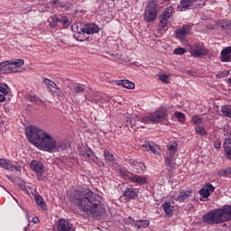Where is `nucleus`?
I'll use <instances>...</instances> for the list:
<instances>
[{
	"label": "nucleus",
	"instance_id": "f257e3e1",
	"mask_svg": "<svg viewBox=\"0 0 231 231\" xmlns=\"http://www.w3.org/2000/svg\"><path fill=\"white\" fill-rule=\"evenodd\" d=\"M71 200L80 212H84L90 217L97 218L106 214L102 197L89 189H76Z\"/></svg>",
	"mask_w": 231,
	"mask_h": 231
},
{
	"label": "nucleus",
	"instance_id": "f03ea898",
	"mask_svg": "<svg viewBox=\"0 0 231 231\" xmlns=\"http://www.w3.org/2000/svg\"><path fill=\"white\" fill-rule=\"evenodd\" d=\"M202 220L207 225H221L231 221V206L226 205L221 208L213 209L203 215Z\"/></svg>",
	"mask_w": 231,
	"mask_h": 231
},
{
	"label": "nucleus",
	"instance_id": "7ed1b4c3",
	"mask_svg": "<svg viewBox=\"0 0 231 231\" xmlns=\"http://www.w3.org/2000/svg\"><path fill=\"white\" fill-rule=\"evenodd\" d=\"M25 134L31 143L36 147H40V149H42L43 151H45L46 147L49 150L53 148L51 145L48 146L51 135L34 125L26 128Z\"/></svg>",
	"mask_w": 231,
	"mask_h": 231
},
{
	"label": "nucleus",
	"instance_id": "20e7f679",
	"mask_svg": "<svg viewBox=\"0 0 231 231\" xmlns=\"http://www.w3.org/2000/svg\"><path fill=\"white\" fill-rule=\"evenodd\" d=\"M159 0H149L143 13L145 23H153L158 19Z\"/></svg>",
	"mask_w": 231,
	"mask_h": 231
},
{
	"label": "nucleus",
	"instance_id": "39448f33",
	"mask_svg": "<svg viewBox=\"0 0 231 231\" xmlns=\"http://www.w3.org/2000/svg\"><path fill=\"white\" fill-rule=\"evenodd\" d=\"M99 32H100V27H98L97 23H87L82 28H80L79 32L74 34V37L79 42H84V41L87 39L84 33H87V35H91V34L98 33Z\"/></svg>",
	"mask_w": 231,
	"mask_h": 231
},
{
	"label": "nucleus",
	"instance_id": "423d86ee",
	"mask_svg": "<svg viewBox=\"0 0 231 231\" xmlns=\"http://www.w3.org/2000/svg\"><path fill=\"white\" fill-rule=\"evenodd\" d=\"M189 53L191 57L195 59H203L208 55V49L205 47L203 42H195L192 45H189Z\"/></svg>",
	"mask_w": 231,
	"mask_h": 231
},
{
	"label": "nucleus",
	"instance_id": "0eeeda50",
	"mask_svg": "<svg viewBox=\"0 0 231 231\" xmlns=\"http://www.w3.org/2000/svg\"><path fill=\"white\" fill-rule=\"evenodd\" d=\"M0 168L9 172H21L23 166L17 161H13L7 158H0Z\"/></svg>",
	"mask_w": 231,
	"mask_h": 231
},
{
	"label": "nucleus",
	"instance_id": "6e6552de",
	"mask_svg": "<svg viewBox=\"0 0 231 231\" xmlns=\"http://www.w3.org/2000/svg\"><path fill=\"white\" fill-rule=\"evenodd\" d=\"M48 23L49 28L51 30L60 28V25L59 24H62V28H69V19H68L66 16H61L59 18L56 14H53L48 19Z\"/></svg>",
	"mask_w": 231,
	"mask_h": 231
},
{
	"label": "nucleus",
	"instance_id": "1a4fd4ad",
	"mask_svg": "<svg viewBox=\"0 0 231 231\" xmlns=\"http://www.w3.org/2000/svg\"><path fill=\"white\" fill-rule=\"evenodd\" d=\"M152 124H160L169 116V108L166 106L159 107L155 112L151 113Z\"/></svg>",
	"mask_w": 231,
	"mask_h": 231
},
{
	"label": "nucleus",
	"instance_id": "9d476101",
	"mask_svg": "<svg viewBox=\"0 0 231 231\" xmlns=\"http://www.w3.org/2000/svg\"><path fill=\"white\" fill-rule=\"evenodd\" d=\"M167 150L169 152V156L165 158V165L166 167L172 168V163H174V160L176 157V152H178V143L171 142L167 146Z\"/></svg>",
	"mask_w": 231,
	"mask_h": 231
},
{
	"label": "nucleus",
	"instance_id": "9b49d317",
	"mask_svg": "<svg viewBox=\"0 0 231 231\" xmlns=\"http://www.w3.org/2000/svg\"><path fill=\"white\" fill-rule=\"evenodd\" d=\"M47 145L50 147L51 145L52 148L48 149V146H45V151L47 152H53V151H65L67 149L68 144L64 142H56L51 135L50 136V139L47 143Z\"/></svg>",
	"mask_w": 231,
	"mask_h": 231
},
{
	"label": "nucleus",
	"instance_id": "f8f14e48",
	"mask_svg": "<svg viewBox=\"0 0 231 231\" xmlns=\"http://www.w3.org/2000/svg\"><path fill=\"white\" fill-rule=\"evenodd\" d=\"M43 82L52 95H56V97H63L64 93L62 92V89H60V88H59V86L56 85L53 80L44 79Z\"/></svg>",
	"mask_w": 231,
	"mask_h": 231
},
{
	"label": "nucleus",
	"instance_id": "ddd939ff",
	"mask_svg": "<svg viewBox=\"0 0 231 231\" xmlns=\"http://www.w3.org/2000/svg\"><path fill=\"white\" fill-rule=\"evenodd\" d=\"M192 32V26L189 24H185L181 28H179L175 31L176 37L179 41L183 42L187 39V35Z\"/></svg>",
	"mask_w": 231,
	"mask_h": 231
},
{
	"label": "nucleus",
	"instance_id": "4468645a",
	"mask_svg": "<svg viewBox=\"0 0 231 231\" xmlns=\"http://www.w3.org/2000/svg\"><path fill=\"white\" fill-rule=\"evenodd\" d=\"M190 198H192V189L188 188L187 189H182L179 192L175 201H179V203H187L190 201Z\"/></svg>",
	"mask_w": 231,
	"mask_h": 231
},
{
	"label": "nucleus",
	"instance_id": "2eb2a0df",
	"mask_svg": "<svg viewBox=\"0 0 231 231\" xmlns=\"http://www.w3.org/2000/svg\"><path fill=\"white\" fill-rule=\"evenodd\" d=\"M58 231H76L75 226L64 218H60L57 225Z\"/></svg>",
	"mask_w": 231,
	"mask_h": 231
},
{
	"label": "nucleus",
	"instance_id": "dca6fc26",
	"mask_svg": "<svg viewBox=\"0 0 231 231\" xmlns=\"http://www.w3.org/2000/svg\"><path fill=\"white\" fill-rule=\"evenodd\" d=\"M214 190H216V188L211 183L208 182L199 190V195L203 199H207V198H210V194H212Z\"/></svg>",
	"mask_w": 231,
	"mask_h": 231
},
{
	"label": "nucleus",
	"instance_id": "f3484780",
	"mask_svg": "<svg viewBox=\"0 0 231 231\" xmlns=\"http://www.w3.org/2000/svg\"><path fill=\"white\" fill-rule=\"evenodd\" d=\"M130 181L132 183H137V185H147L148 180H147V177H142L140 175H134V174H131L128 176Z\"/></svg>",
	"mask_w": 231,
	"mask_h": 231
},
{
	"label": "nucleus",
	"instance_id": "a211bd4d",
	"mask_svg": "<svg viewBox=\"0 0 231 231\" xmlns=\"http://www.w3.org/2000/svg\"><path fill=\"white\" fill-rule=\"evenodd\" d=\"M130 163L131 165H133V172H134L135 174H143L145 171V164L133 160L130 161Z\"/></svg>",
	"mask_w": 231,
	"mask_h": 231
},
{
	"label": "nucleus",
	"instance_id": "6ab92c4d",
	"mask_svg": "<svg viewBox=\"0 0 231 231\" xmlns=\"http://www.w3.org/2000/svg\"><path fill=\"white\" fill-rule=\"evenodd\" d=\"M31 169L32 171H34V172H37L38 174L44 173V164L39 161H32Z\"/></svg>",
	"mask_w": 231,
	"mask_h": 231
},
{
	"label": "nucleus",
	"instance_id": "aec40b11",
	"mask_svg": "<svg viewBox=\"0 0 231 231\" xmlns=\"http://www.w3.org/2000/svg\"><path fill=\"white\" fill-rule=\"evenodd\" d=\"M8 180L12 181L18 189L21 190H26V185L24 184V181L21 180L18 177H14L12 175H7Z\"/></svg>",
	"mask_w": 231,
	"mask_h": 231
},
{
	"label": "nucleus",
	"instance_id": "412c9836",
	"mask_svg": "<svg viewBox=\"0 0 231 231\" xmlns=\"http://www.w3.org/2000/svg\"><path fill=\"white\" fill-rule=\"evenodd\" d=\"M145 151H150L153 154H158V145L154 144L152 142L145 141L144 143L142 145Z\"/></svg>",
	"mask_w": 231,
	"mask_h": 231
},
{
	"label": "nucleus",
	"instance_id": "4be33fe9",
	"mask_svg": "<svg viewBox=\"0 0 231 231\" xmlns=\"http://www.w3.org/2000/svg\"><path fill=\"white\" fill-rule=\"evenodd\" d=\"M199 0H181L180 2V12H185L186 10H189L190 6L194 5V3H198Z\"/></svg>",
	"mask_w": 231,
	"mask_h": 231
},
{
	"label": "nucleus",
	"instance_id": "5701e85b",
	"mask_svg": "<svg viewBox=\"0 0 231 231\" xmlns=\"http://www.w3.org/2000/svg\"><path fill=\"white\" fill-rule=\"evenodd\" d=\"M217 26H218V28H221V30H225L226 32H227V33H230L231 32V23L226 20H218L217 22Z\"/></svg>",
	"mask_w": 231,
	"mask_h": 231
},
{
	"label": "nucleus",
	"instance_id": "b1692460",
	"mask_svg": "<svg viewBox=\"0 0 231 231\" xmlns=\"http://www.w3.org/2000/svg\"><path fill=\"white\" fill-rule=\"evenodd\" d=\"M230 53H231V46L225 48L222 50L221 55V62H230Z\"/></svg>",
	"mask_w": 231,
	"mask_h": 231
},
{
	"label": "nucleus",
	"instance_id": "393cba45",
	"mask_svg": "<svg viewBox=\"0 0 231 231\" xmlns=\"http://www.w3.org/2000/svg\"><path fill=\"white\" fill-rule=\"evenodd\" d=\"M116 86H122L126 89H134V83L127 79H120L116 81Z\"/></svg>",
	"mask_w": 231,
	"mask_h": 231
},
{
	"label": "nucleus",
	"instance_id": "a878e982",
	"mask_svg": "<svg viewBox=\"0 0 231 231\" xmlns=\"http://www.w3.org/2000/svg\"><path fill=\"white\" fill-rule=\"evenodd\" d=\"M125 198H128V199H134L136 196H138V191L134 188H126L124 192Z\"/></svg>",
	"mask_w": 231,
	"mask_h": 231
},
{
	"label": "nucleus",
	"instance_id": "bb28decb",
	"mask_svg": "<svg viewBox=\"0 0 231 231\" xmlns=\"http://www.w3.org/2000/svg\"><path fill=\"white\" fill-rule=\"evenodd\" d=\"M174 14V7L169 6L164 9V11L160 14V17H162L169 21L172 14Z\"/></svg>",
	"mask_w": 231,
	"mask_h": 231
},
{
	"label": "nucleus",
	"instance_id": "cd10ccee",
	"mask_svg": "<svg viewBox=\"0 0 231 231\" xmlns=\"http://www.w3.org/2000/svg\"><path fill=\"white\" fill-rule=\"evenodd\" d=\"M150 225H151V222L147 219L136 220L134 223L135 228H138L139 230L142 228H149Z\"/></svg>",
	"mask_w": 231,
	"mask_h": 231
},
{
	"label": "nucleus",
	"instance_id": "c85d7f7f",
	"mask_svg": "<svg viewBox=\"0 0 231 231\" xmlns=\"http://www.w3.org/2000/svg\"><path fill=\"white\" fill-rule=\"evenodd\" d=\"M104 158L106 163H108L109 165H115V155L113 154V152L109 151H105Z\"/></svg>",
	"mask_w": 231,
	"mask_h": 231
},
{
	"label": "nucleus",
	"instance_id": "c756f323",
	"mask_svg": "<svg viewBox=\"0 0 231 231\" xmlns=\"http://www.w3.org/2000/svg\"><path fill=\"white\" fill-rule=\"evenodd\" d=\"M159 25H158V31L159 32H163L167 28V25L169 24V20L166 18H163L162 16H159Z\"/></svg>",
	"mask_w": 231,
	"mask_h": 231
},
{
	"label": "nucleus",
	"instance_id": "7c9ffc66",
	"mask_svg": "<svg viewBox=\"0 0 231 231\" xmlns=\"http://www.w3.org/2000/svg\"><path fill=\"white\" fill-rule=\"evenodd\" d=\"M0 66L1 68H5V69L11 71V73H17V71H19L17 67H15L12 62L8 64H6V62H2Z\"/></svg>",
	"mask_w": 231,
	"mask_h": 231
},
{
	"label": "nucleus",
	"instance_id": "2f4dec72",
	"mask_svg": "<svg viewBox=\"0 0 231 231\" xmlns=\"http://www.w3.org/2000/svg\"><path fill=\"white\" fill-rule=\"evenodd\" d=\"M34 201L39 207H41V208H42V210H46V202L44 201V199H42V196L35 195Z\"/></svg>",
	"mask_w": 231,
	"mask_h": 231
},
{
	"label": "nucleus",
	"instance_id": "473e14b6",
	"mask_svg": "<svg viewBox=\"0 0 231 231\" xmlns=\"http://www.w3.org/2000/svg\"><path fill=\"white\" fill-rule=\"evenodd\" d=\"M221 113L226 118H231V106H222Z\"/></svg>",
	"mask_w": 231,
	"mask_h": 231
},
{
	"label": "nucleus",
	"instance_id": "72a5a7b5",
	"mask_svg": "<svg viewBox=\"0 0 231 231\" xmlns=\"http://www.w3.org/2000/svg\"><path fill=\"white\" fill-rule=\"evenodd\" d=\"M162 207L167 216H172V206L171 202H164Z\"/></svg>",
	"mask_w": 231,
	"mask_h": 231
},
{
	"label": "nucleus",
	"instance_id": "f704fd0d",
	"mask_svg": "<svg viewBox=\"0 0 231 231\" xmlns=\"http://www.w3.org/2000/svg\"><path fill=\"white\" fill-rule=\"evenodd\" d=\"M190 122L193 125H201V124H203V118L198 115H195L191 117Z\"/></svg>",
	"mask_w": 231,
	"mask_h": 231
},
{
	"label": "nucleus",
	"instance_id": "c9c22d12",
	"mask_svg": "<svg viewBox=\"0 0 231 231\" xmlns=\"http://www.w3.org/2000/svg\"><path fill=\"white\" fill-rule=\"evenodd\" d=\"M174 116L175 118H178V121L180 124H185V122H187V118L185 117V114H183L182 112H174Z\"/></svg>",
	"mask_w": 231,
	"mask_h": 231
},
{
	"label": "nucleus",
	"instance_id": "e433bc0d",
	"mask_svg": "<svg viewBox=\"0 0 231 231\" xmlns=\"http://www.w3.org/2000/svg\"><path fill=\"white\" fill-rule=\"evenodd\" d=\"M83 156L85 158H88V160H98L96 156L95 153H93V151H91V148H88V150H86L85 152H83Z\"/></svg>",
	"mask_w": 231,
	"mask_h": 231
},
{
	"label": "nucleus",
	"instance_id": "4c0bfd02",
	"mask_svg": "<svg viewBox=\"0 0 231 231\" xmlns=\"http://www.w3.org/2000/svg\"><path fill=\"white\" fill-rule=\"evenodd\" d=\"M195 133L199 134V136H207V130L201 125L195 126Z\"/></svg>",
	"mask_w": 231,
	"mask_h": 231
},
{
	"label": "nucleus",
	"instance_id": "58836bf2",
	"mask_svg": "<svg viewBox=\"0 0 231 231\" xmlns=\"http://www.w3.org/2000/svg\"><path fill=\"white\" fill-rule=\"evenodd\" d=\"M140 122H141V124H145V125L152 124V114H150L149 116H143L140 119Z\"/></svg>",
	"mask_w": 231,
	"mask_h": 231
},
{
	"label": "nucleus",
	"instance_id": "ea45409f",
	"mask_svg": "<svg viewBox=\"0 0 231 231\" xmlns=\"http://www.w3.org/2000/svg\"><path fill=\"white\" fill-rule=\"evenodd\" d=\"M224 151L226 154V158L231 160V147L228 145V143H226V142L224 143Z\"/></svg>",
	"mask_w": 231,
	"mask_h": 231
},
{
	"label": "nucleus",
	"instance_id": "a19ab883",
	"mask_svg": "<svg viewBox=\"0 0 231 231\" xmlns=\"http://www.w3.org/2000/svg\"><path fill=\"white\" fill-rule=\"evenodd\" d=\"M229 75H230V71H228V70H224V71L218 72V73L216 75V78H217V79H225V77H228Z\"/></svg>",
	"mask_w": 231,
	"mask_h": 231
},
{
	"label": "nucleus",
	"instance_id": "79ce46f5",
	"mask_svg": "<svg viewBox=\"0 0 231 231\" xmlns=\"http://www.w3.org/2000/svg\"><path fill=\"white\" fill-rule=\"evenodd\" d=\"M14 65V67L17 68H21V66H24V60L23 59H18V60H15L14 61L11 62Z\"/></svg>",
	"mask_w": 231,
	"mask_h": 231
},
{
	"label": "nucleus",
	"instance_id": "37998d69",
	"mask_svg": "<svg viewBox=\"0 0 231 231\" xmlns=\"http://www.w3.org/2000/svg\"><path fill=\"white\" fill-rule=\"evenodd\" d=\"M159 79L164 84H169V82H171V79L169 78V75L162 74L161 76H159Z\"/></svg>",
	"mask_w": 231,
	"mask_h": 231
},
{
	"label": "nucleus",
	"instance_id": "c03bdc74",
	"mask_svg": "<svg viewBox=\"0 0 231 231\" xmlns=\"http://www.w3.org/2000/svg\"><path fill=\"white\" fill-rule=\"evenodd\" d=\"M0 93L4 95H8V85L0 84Z\"/></svg>",
	"mask_w": 231,
	"mask_h": 231
},
{
	"label": "nucleus",
	"instance_id": "a18cd8bd",
	"mask_svg": "<svg viewBox=\"0 0 231 231\" xmlns=\"http://www.w3.org/2000/svg\"><path fill=\"white\" fill-rule=\"evenodd\" d=\"M73 89L76 94L84 93V91H86V88L80 85L75 86Z\"/></svg>",
	"mask_w": 231,
	"mask_h": 231
},
{
	"label": "nucleus",
	"instance_id": "49530a36",
	"mask_svg": "<svg viewBox=\"0 0 231 231\" xmlns=\"http://www.w3.org/2000/svg\"><path fill=\"white\" fill-rule=\"evenodd\" d=\"M187 51L184 48L179 47L173 51L174 55H183Z\"/></svg>",
	"mask_w": 231,
	"mask_h": 231
},
{
	"label": "nucleus",
	"instance_id": "de8ad7c7",
	"mask_svg": "<svg viewBox=\"0 0 231 231\" xmlns=\"http://www.w3.org/2000/svg\"><path fill=\"white\" fill-rule=\"evenodd\" d=\"M125 223L126 225H133L134 222V218H133V217H127L125 218Z\"/></svg>",
	"mask_w": 231,
	"mask_h": 231
},
{
	"label": "nucleus",
	"instance_id": "09e8293b",
	"mask_svg": "<svg viewBox=\"0 0 231 231\" xmlns=\"http://www.w3.org/2000/svg\"><path fill=\"white\" fill-rule=\"evenodd\" d=\"M39 100H41V99H39V97L35 95L29 96L30 102H39Z\"/></svg>",
	"mask_w": 231,
	"mask_h": 231
},
{
	"label": "nucleus",
	"instance_id": "8fccbe9b",
	"mask_svg": "<svg viewBox=\"0 0 231 231\" xmlns=\"http://www.w3.org/2000/svg\"><path fill=\"white\" fill-rule=\"evenodd\" d=\"M40 222L41 220L37 217H32V223L34 225H39Z\"/></svg>",
	"mask_w": 231,
	"mask_h": 231
},
{
	"label": "nucleus",
	"instance_id": "3c124183",
	"mask_svg": "<svg viewBox=\"0 0 231 231\" xmlns=\"http://www.w3.org/2000/svg\"><path fill=\"white\" fill-rule=\"evenodd\" d=\"M6 100V94H0V102H5Z\"/></svg>",
	"mask_w": 231,
	"mask_h": 231
},
{
	"label": "nucleus",
	"instance_id": "603ef678",
	"mask_svg": "<svg viewBox=\"0 0 231 231\" xmlns=\"http://www.w3.org/2000/svg\"><path fill=\"white\" fill-rule=\"evenodd\" d=\"M37 180H39V181L44 180V178H46V176H43L42 174H37Z\"/></svg>",
	"mask_w": 231,
	"mask_h": 231
},
{
	"label": "nucleus",
	"instance_id": "864d4df0",
	"mask_svg": "<svg viewBox=\"0 0 231 231\" xmlns=\"http://www.w3.org/2000/svg\"><path fill=\"white\" fill-rule=\"evenodd\" d=\"M223 174H231V168H227L223 171Z\"/></svg>",
	"mask_w": 231,
	"mask_h": 231
},
{
	"label": "nucleus",
	"instance_id": "5fc2aeb1",
	"mask_svg": "<svg viewBox=\"0 0 231 231\" xmlns=\"http://www.w3.org/2000/svg\"><path fill=\"white\" fill-rule=\"evenodd\" d=\"M203 6H205V2H203L202 4L201 3L200 4H196V8L203 7Z\"/></svg>",
	"mask_w": 231,
	"mask_h": 231
},
{
	"label": "nucleus",
	"instance_id": "6e6d98bb",
	"mask_svg": "<svg viewBox=\"0 0 231 231\" xmlns=\"http://www.w3.org/2000/svg\"><path fill=\"white\" fill-rule=\"evenodd\" d=\"M216 149H221V143L215 144Z\"/></svg>",
	"mask_w": 231,
	"mask_h": 231
},
{
	"label": "nucleus",
	"instance_id": "4d7b16f0",
	"mask_svg": "<svg viewBox=\"0 0 231 231\" xmlns=\"http://www.w3.org/2000/svg\"><path fill=\"white\" fill-rule=\"evenodd\" d=\"M118 172L121 174H125V172H124V171L122 169H118Z\"/></svg>",
	"mask_w": 231,
	"mask_h": 231
},
{
	"label": "nucleus",
	"instance_id": "13d9d810",
	"mask_svg": "<svg viewBox=\"0 0 231 231\" xmlns=\"http://www.w3.org/2000/svg\"><path fill=\"white\" fill-rule=\"evenodd\" d=\"M60 6H61V8H64V6H66V5L61 4V5H60Z\"/></svg>",
	"mask_w": 231,
	"mask_h": 231
},
{
	"label": "nucleus",
	"instance_id": "bf43d9fd",
	"mask_svg": "<svg viewBox=\"0 0 231 231\" xmlns=\"http://www.w3.org/2000/svg\"><path fill=\"white\" fill-rule=\"evenodd\" d=\"M164 1V3H169V1H171V0H163Z\"/></svg>",
	"mask_w": 231,
	"mask_h": 231
}]
</instances>
